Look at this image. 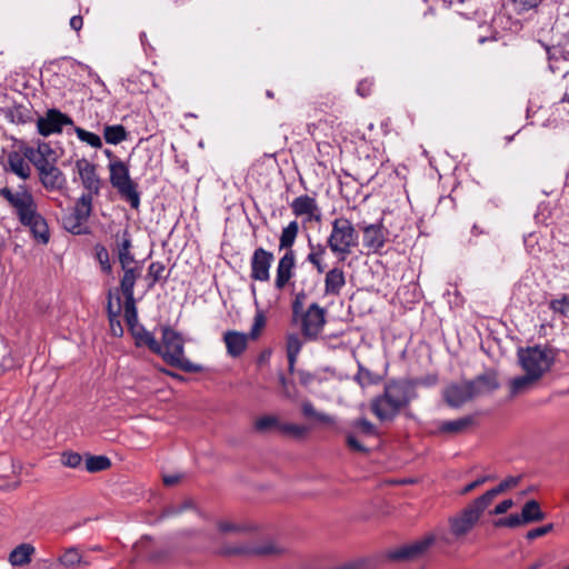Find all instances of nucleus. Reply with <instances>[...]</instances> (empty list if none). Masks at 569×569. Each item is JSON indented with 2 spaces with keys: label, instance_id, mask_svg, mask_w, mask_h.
Listing matches in <instances>:
<instances>
[{
  "label": "nucleus",
  "instance_id": "obj_1",
  "mask_svg": "<svg viewBox=\"0 0 569 569\" xmlns=\"http://www.w3.org/2000/svg\"><path fill=\"white\" fill-rule=\"evenodd\" d=\"M417 398L418 392L407 378L390 379L383 392L371 400L370 409L380 421H392Z\"/></svg>",
  "mask_w": 569,
  "mask_h": 569
},
{
  "label": "nucleus",
  "instance_id": "obj_2",
  "mask_svg": "<svg viewBox=\"0 0 569 569\" xmlns=\"http://www.w3.org/2000/svg\"><path fill=\"white\" fill-rule=\"evenodd\" d=\"M162 353H158L171 367L184 372L198 373L204 370L203 366L193 363L184 357V340L182 336L170 328L162 327Z\"/></svg>",
  "mask_w": 569,
  "mask_h": 569
},
{
  "label": "nucleus",
  "instance_id": "obj_3",
  "mask_svg": "<svg viewBox=\"0 0 569 569\" xmlns=\"http://www.w3.org/2000/svg\"><path fill=\"white\" fill-rule=\"evenodd\" d=\"M286 550V547L277 540L263 539L224 543L218 552L226 557L268 558L281 556Z\"/></svg>",
  "mask_w": 569,
  "mask_h": 569
},
{
  "label": "nucleus",
  "instance_id": "obj_4",
  "mask_svg": "<svg viewBox=\"0 0 569 569\" xmlns=\"http://www.w3.org/2000/svg\"><path fill=\"white\" fill-rule=\"evenodd\" d=\"M331 233L327 239V246L331 252L338 258L339 262H343L358 246V233L352 222L345 218H336L332 223Z\"/></svg>",
  "mask_w": 569,
  "mask_h": 569
},
{
  "label": "nucleus",
  "instance_id": "obj_5",
  "mask_svg": "<svg viewBox=\"0 0 569 569\" xmlns=\"http://www.w3.org/2000/svg\"><path fill=\"white\" fill-rule=\"evenodd\" d=\"M108 169L111 186L118 191L121 199L127 201L132 209L138 210L140 192L137 182L130 177L129 166L121 159L116 158L109 162Z\"/></svg>",
  "mask_w": 569,
  "mask_h": 569
},
{
  "label": "nucleus",
  "instance_id": "obj_6",
  "mask_svg": "<svg viewBox=\"0 0 569 569\" xmlns=\"http://www.w3.org/2000/svg\"><path fill=\"white\" fill-rule=\"evenodd\" d=\"M518 358L522 369L538 380L550 370L555 362L551 349L539 345L518 349Z\"/></svg>",
  "mask_w": 569,
  "mask_h": 569
},
{
  "label": "nucleus",
  "instance_id": "obj_7",
  "mask_svg": "<svg viewBox=\"0 0 569 569\" xmlns=\"http://www.w3.org/2000/svg\"><path fill=\"white\" fill-rule=\"evenodd\" d=\"M0 196L14 209L20 223L30 221V217L37 212L34 198L26 188L13 192L10 188L3 187L0 188Z\"/></svg>",
  "mask_w": 569,
  "mask_h": 569
},
{
  "label": "nucleus",
  "instance_id": "obj_8",
  "mask_svg": "<svg viewBox=\"0 0 569 569\" xmlns=\"http://www.w3.org/2000/svg\"><path fill=\"white\" fill-rule=\"evenodd\" d=\"M436 540L437 537L433 533L427 535L422 539L389 550L387 558L391 561H410L418 559L428 551Z\"/></svg>",
  "mask_w": 569,
  "mask_h": 569
},
{
  "label": "nucleus",
  "instance_id": "obj_9",
  "mask_svg": "<svg viewBox=\"0 0 569 569\" xmlns=\"http://www.w3.org/2000/svg\"><path fill=\"white\" fill-rule=\"evenodd\" d=\"M302 336L308 340H316L326 325V309L319 303H311L300 317Z\"/></svg>",
  "mask_w": 569,
  "mask_h": 569
},
{
  "label": "nucleus",
  "instance_id": "obj_10",
  "mask_svg": "<svg viewBox=\"0 0 569 569\" xmlns=\"http://www.w3.org/2000/svg\"><path fill=\"white\" fill-rule=\"evenodd\" d=\"M274 261L273 252L258 247L250 258V278L253 281L267 282L270 280V269Z\"/></svg>",
  "mask_w": 569,
  "mask_h": 569
},
{
  "label": "nucleus",
  "instance_id": "obj_11",
  "mask_svg": "<svg viewBox=\"0 0 569 569\" xmlns=\"http://www.w3.org/2000/svg\"><path fill=\"white\" fill-rule=\"evenodd\" d=\"M36 169L38 170L39 181L47 191L62 192L67 189V177L56 163L42 161Z\"/></svg>",
  "mask_w": 569,
  "mask_h": 569
},
{
  "label": "nucleus",
  "instance_id": "obj_12",
  "mask_svg": "<svg viewBox=\"0 0 569 569\" xmlns=\"http://www.w3.org/2000/svg\"><path fill=\"white\" fill-rule=\"evenodd\" d=\"M76 169L86 190L82 194H89L92 199L98 197L102 187V180L97 173L96 164L87 159H80L76 161Z\"/></svg>",
  "mask_w": 569,
  "mask_h": 569
},
{
  "label": "nucleus",
  "instance_id": "obj_13",
  "mask_svg": "<svg viewBox=\"0 0 569 569\" xmlns=\"http://www.w3.org/2000/svg\"><path fill=\"white\" fill-rule=\"evenodd\" d=\"M71 124H73V120L56 108L48 109L46 114L37 120L38 132L43 137L60 133L63 126Z\"/></svg>",
  "mask_w": 569,
  "mask_h": 569
},
{
  "label": "nucleus",
  "instance_id": "obj_14",
  "mask_svg": "<svg viewBox=\"0 0 569 569\" xmlns=\"http://www.w3.org/2000/svg\"><path fill=\"white\" fill-rule=\"evenodd\" d=\"M296 252L295 250H290L289 252H284L278 260L276 268V278L273 282L274 289L281 291L283 290L296 276Z\"/></svg>",
  "mask_w": 569,
  "mask_h": 569
},
{
  "label": "nucleus",
  "instance_id": "obj_15",
  "mask_svg": "<svg viewBox=\"0 0 569 569\" xmlns=\"http://www.w3.org/2000/svg\"><path fill=\"white\" fill-rule=\"evenodd\" d=\"M472 398L482 397L496 391L500 383L496 371L487 370L471 380H467Z\"/></svg>",
  "mask_w": 569,
  "mask_h": 569
},
{
  "label": "nucleus",
  "instance_id": "obj_16",
  "mask_svg": "<svg viewBox=\"0 0 569 569\" xmlns=\"http://www.w3.org/2000/svg\"><path fill=\"white\" fill-rule=\"evenodd\" d=\"M480 518L468 506L457 516L449 519L450 533L456 539L468 535Z\"/></svg>",
  "mask_w": 569,
  "mask_h": 569
},
{
  "label": "nucleus",
  "instance_id": "obj_17",
  "mask_svg": "<svg viewBox=\"0 0 569 569\" xmlns=\"http://www.w3.org/2000/svg\"><path fill=\"white\" fill-rule=\"evenodd\" d=\"M363 247L375 253L379 252L386 243V231L381 222L363 224Z\"/></svg>",
  "mask_w": 569,
  "mask_h": 569
},
{
  "label": "nucleus",
  "instance_id": "obj_18",
  "mask_svg": "<svg viewBox=\"0 0 569 569\" xmlns=\"http://www.w3.org/2000/svg\"><path fill=\"white\" fill-rule=\"evenodd\" d=\"M443 399L451 408H460L472 400L470 388L467 381L462 383H451L443 390Z\"/></svg>",
  "mask_w": 569,
  "mask_h": 569
},
{
  "label": "nucleus",
  "instance_id": "obj_19",
  "mask_svg": "<svg viewBox=\"0 0 569 569\" xmlns=\"http://www.w3.org/2000/svg\"><path fill=\"white\" fill-rule=\"evenodd\" d=\"M248 335L244 332L228 330L223 333V342L229 356L240 357L248 347Z\"/></svg>",
  "mask_w": 569,
  "mask_h": 569
},
{
  "label": "nucleus",
  "instance_id": "obj_20",
  "mask_svg": "<svg viewBox=\"0 0 569 569\" xmlns=\"http://www.w3.org/2000/svg\"><path fill=\"white\" fill-rule=\"evenodd\" d=\"M346 286L345 271L340 267H333L325 277V295L339 296Z\"/></svg>",
  "mask_w": 569,
  "mask_h": 569
},
{
  "label": "nucleus",
  "instance_id": "obj_21",
  "mask_svg": "<svg viewBox=\"0 0 569 569\" xmlns=\"http://www.w3.org/2000/svg\"><path fill=\"white\" fill-rule=\"evenodd\" d=\"M4 170L14 173L22 180H27L31 173L30 166L19 151H10L8 153Z\"/></svg>",
  "mask_w": 569,
  "mask_h": 569
},
{
  "label": "nucleus",
  "instance_id": "obj_22",
  "mask_svg": "<svg viewBox=\"0 0 569 569\" xmlns=\"http://www.w3.org/2000/svg\"><path fill=\"white\" fill-rule=\"evenodd\" d=\"M22 226L29 227L33 238L42 244H47L50 239L49 227L46 219L37 211L30 217V221H24Z\"/></svg>",
  "mask_w": 569,
  "mask_h": 569
},
{
  "label": "nucleus",
  "instance_id": "obj_23",
  "mask_svg": "<svg viewBox=\"0 0 569 569\" xmlns=\"http://www.w3.org/2000/svg\"><path fill=\"white\" fill-rule=\"evenodd\" d=\"M134 338L137 347H148L153 353H162V346L157 341L153 333L148 331L143 326H137L130 330Z\"/></svg>",
  "mask_w": 569,
  "mask_h": 569
},
{
  "label": "nucleus",
  "instance_id": "obj_24",
  "mask_svg": "<svg viewBox=\"0 0 569 569\" xmlns=\"http://www.w3.org/2000/svg\"><path fill=\"white\" fill-rule=\"evenodd\" d=\"M123 274L120 279V291L123 296H134V286L141 277V266H132L121 269Z\"/></svg>",
  "mask_w": 569,
  "mask_h": 569
},
{
  "label": "nucleus",
  "instance_id": "obj_25",
  "mask_svg": "<svg viewBox=\"0 0 569 569\" xmlns=\"http://www.w3.org/2000/svg\"><path fill=\"white\" fill-rule=\"evenodd\" d=\"M6 118L17 124H26L33 121L32 109L26 104L14 103L4 110Z\"/></svg>",
  "mask_w": 569,
  "mask_h": 569
},
{
  "label": "nucleus",
  "instance_id": "obj_26",
  "mask_svg": "<svg viewBox=\"0 0 569 569\" xmlns=\"http://www.w3.org/2000/svg\"><path fill=\"white\" fill-rule=\"evenodd\" d=\"M327 247L320 242L313 243L312 240L308 239L309 253L306 257V261L311 263L319 273L325 272L323 257L327 252Z\"/></svg>",
  "mask_w": 569,
  "mask_h": 569
},
{
  "label": "nucleus",
  "instance_id": "obj_27",
  "mask_svg": "<svg viewBox=\"0 0 569 569\" xmlns=\"http://www.w3.org/2000/svg\"><path fill=\"white\" fill-rule=\"evenodd\" d=\"M299 233V223L298 221L293 220L288 223L287 227H284L281 231L280 238H279V250H284V252H289L290 250H293L292 247L296 242V239Z\"/></svg>",
  "mask_w": 569,
  "mask_h": 569
},
{
  "label": "nucleus",
  "instance_id": "obj_28",
  "mask_svg": "<svg viewBox=\"0 0 569 569\" xmlns=\"http://www.w3.org/2000/svg\"><path fill=\"white\" fill-rule=\"evenodd\" d=\"M472 425L473 417L466 416L456 420L442 421L439 426V431L441 433L457 435L463 432Z\"/></svg>",
  "mask_w": 569,
  "mask_h": 569
},
{
  "label": "nucleus",
  "instance_id": "obj_29",
  "mask_svg": "<svg viewBox=\"0 0 569 569\" xmlns=\"http://www.w3.org/2000/svg\"><path fill=\"white\" fill-rule=\"evenodd\" d=\"M317 201L315 198L302 194L293 199L290 208L296 217H306L316 209Z\"/></svg>",
  "mask_w": 569,
  "mask_h": 569
},
{
  "label": "nucleus",
  "instance_id": "obj_30",
  "mask_svg": "<svg viewBox=\"0 0 569 569\" xmlns=\"http://www.w3.org/2000/svg\"><path fill=\"white\" fill-rule=\"evenodd\" d=\"M33 553V546L30 543H21L10 552L9 561L12 566H24L31 561V556Z\"/></svg>",
  "mask_w": 569,
  "mask_h": 569
},
{
  "label": "nucleus",
  "instance_id": "obj_31",
  "mask_svg": "<svg viewBox=\"0 0 569 569\" xmlns=\"http://www.w3.org/2000/svg\"><path fill=\"white\" fill-rule=\"evenodd\" d=\"M545 518L546 515L541 511L540 505L537 500H529L522 507L521 520L526 521V523L541 521Z\"/></svg>",
  "mask_w": 569,
  "mask_h": 569
},
{
  "label": "nucleus",
  "instance_id": "obj_32",
  "mask_svg": "<svg viewBox=\"0 0 569 569\" xmlns=\"http://www.w3.org/2000/svg\"><path fill=\"white\" fill-rule=\"evenodd\" d=\"M92 202L93 199L89 194H81L76 201L71 213L76 214V219L88 221L92 213Z\"/></svg>",
  "mask_w": 569,
  "mask_h": 569
},
{
  "label": "nucleus",
  "instance_id": "obj_33",
  "mask_svg": "<svg viewBox=\"0 0 569 569\" xmlns=\"http://www.w3.org/2000/svg\"><path fill=\"white\" fill-rule=\"evenodd\" d=\"M103 137L107 143L118 144L128 138V131L122 124L106 126Z\"/></svg>",
  "mask_w": 569,
  "mask_h": 569
},
{
  "label": "nucleus",
  "instance_id": "obj_34",
  "mask_svg": "<svg viewBox=\"0 0 569 569\" xmlns=\"http://www.w3.org/2000/svg\"><path fill=\"white\" fill-rule=\"evenodd\" d=\"M124 297V320L129 330H132L138 323V310L136 306L134 296H123Z\"/></svg>",
  "mask_w": 569,
  "mask_h": 569
},
{
  "label": "nucleus",
  "instance_id": "obj_35",
  "mask_svg": "<svg viewBox=\"0 0 569 569\" xmlns=\"http://www.w3.org/2000/svg\"><path fill=\"white\" fill-rule=\"evenodd\" d=\"M497 496L498 495L493 491V489H490L475 499L471 503L468 505V507L472 509L473 512H476V515L480 518L483 511L492 503Z\"/></svg>",
  "mask_w": 569,
  "mask_h": 569
},
{
  "label": "nucleus",
  "instance_id": "obj_36",
  "mask_svg": "<svg viewBox=\"0 0 569 569\" xmlns=\"http://www.w3.org/2000/svg\"><path fill=\"white\" fill-rule=\"evenodd\" d=\"M166 271L167 268L163 262L153 261L148 267L147 278H152L153 282H160L164 284L169 278V272Z\"/></svg>",
  "mask_w": 569,
  "mask_h": 569
},
{
  "label": "nucleus",
  "instance_id": "obj_37",
  "mask_svg": "<svg viewBox=\"0 0 569 569\" xmlns=\"http://www.w3.org/2000/svg\"><path fill=\"white\" fill-rule=\"evenodd\" d=\"M111 466V461L106 456H88L86 459V470L94 473L107 470Z\"/></svg>",
  "mask_w": 569,
  "mask_h": 569
},
{
  "label": "nucleus",
  "instance_id": "obj_38",
  "mask_svg": "<svg viewBox=\"0 0 569 569\" xmlns=\"http://www.w3.org/2000/svg\"><path fill=\"white\" fill-rule=\"evenodd\" d=\"M538 379L535 376H531L530 373L526 372L525 376H519L513 378L510 381V395L513 397L525 389H527L530 385L536 382Z\"/></svg>",
  "mask_w": 569,
  "mask_h": 569
},
{
  "label": "nucleus",
  "instance_id": "obj_39",
  "mask_svg": "<svg viewBox=\"0 0 569 569\" xmlns=\"http://www.w3.org/2000/svg\"><path fill=\"white\" fill-rule=\"evenodd\" d=\"M86 220L76 219V214L69 213L63 218L64 228L71 232L72 234H83L87 233Z\"/></svg>",
  "mask_w": 569,
  "mask_h": 569
},
{
  "label": "nucleus",
  "instance_id": "obj_40",
  "mask_svg": "<svg viewBox=\"0 0 569 569\" xmlns=\"http://www.w3.org/2000/svg\"><path fill=\"white\" fill-rule=\"evenodd\" d=\"M355 380L359 383L361 388H365L367 386L378 383L380 378L359 363L358 372L355 376Z\"/></svg>",
  "mask_w": 569,
  "mask_h": 569
},
{
  "label": "nucleus",
  "instance_id": "obj_41",
  "mask_svg": "<svg viewBox=\"0 0 569 569\" xmlns=\"http://www.w3.org/2000/svg\"><path fill=\"white\" fill-rule=\"evenodd\" d=\"M38 153L39 159H37L36 168H38V164L42 161H47L49 163H56L57 162V153L48 142H39L38 143Z\"/></svg>",
  "mask_w": 569,
  "mask_h": 569
},
{
  "label": "nucleus",
  "instance_id": "obj_42",
  "mask_svg": "<svg viewBox=\"0 0 569 569\" xmlns=\"http://www.w3.org/2000/svg\"><path fill=\"white\" fill-rule=\"evenodd\" d=\"M94 252L101 270L108 274L111 273L112 266L110 263V257L107 248L103 244L98 243L94 246Z\"/></svg>",
  "mask_w": 569,
  "mask_h": 569
},
{
  "label": "nucleus",
  "instance_id": "obj_43",
  "mask_svg": "<svg viewBox=\"0 0 569 569\" xmlns=\"http://www.w3.org/2000/svg\"><path fill=\"white\" fill-rule=\"evenodd\" d=\"M117 254L132 252V239L128 229L116 234Z\"/></svg>",
  "mask_w": 569,
  "mask_h": 569
},
{
  "label": "nucleus",
  "instance_id": "obj_44",
  "mask_svg": "<svg viewBox=\"0 0 569 569\" xmlns=\"http://www.w3.org/2000/svg\"><path fill=\"white\" fill-rule=\"evenodd\" d=\"M301 411L306 418H313V419H317L318 421L325 422V423L331 422V417L326 413L318 412L315 409L312 402L309 400H306L302 402Z\"/></svg>",
  "mask_w": 569,
  "mask_h": 569
},
{
  "label": "nucleus",
  "instance_id": "obj_45",
  "mask_svg": "<svg viewBox=\"0 0 569 569\" xmlns=\"http://www.w3.org/2000/svg\"><path fill=\"white\" fill-rule=\"evenodd\" d=\"M266 323H267V318H266L263 311L258 310L254 315L251 329H250L249 333H247L248 338L251 340H257L260 337L262 329L266 327Z\"/></svg>",
  "mask_w": 569,
  "mask_h": 569
},
{
  "label": "nucleus",
  "instance_id": "obj_46",
  "mask_svg": "<svg viewBox=\"0 0 569 569\" xmlns=\"http://www.w3.org/2000/svg\"><path fill=\"white\" fill-rule=\"evenodd\" d=\"M279 431L282 435L291 436L293 438H302L307 432V427L297 423H280Z\"/></svg>",
  "mask_w": 569,
  "mask_h": 569
},
{
  "label": "nucleus",
  "instance_id": "obj_47",
  "mask_svg": "<svg viewBox=\"0 0 569 569\" xmlns=\"http://www.w3.org/2000/svg\"><path fill=\"white\" fill-rule=\"evenodd\" d=\"M74 130H76L77 137L82 142H86L93 148H100L102 146L101 138L98 134L87 131L79 127H77Z\"/></svg>",
  "mask_w": 569,
  "mask_h": 569
},
{
  "label": "nucleus",
  "instance_id": "obj_48",
  "mask_svg": "<svg viewBox=\"0 0 569 569\" xmlns=\"http://www.w3.org/2000/svg\"><path fill=\"white\" fill-rule=\"evenodd\" d=\"M407 380L413 385V390H417L418 387L431 388L436 386L439 381V377L437 373H428L423 377L407 378Z\"/></svg>",
  "mask_w": 569,
  "mask_h": 569
},
{
  "label": "nucleus",
  "instance_id": "obj_49",
  "mask_svg": "<svg viewBox=\"0 0 569 569\" xmlns=\"http://www.w3.org/2000/svg\"><path fill=\"white\" fill-rule=\"evenodd\" d=\"M280 386L282 388V393L286 398L290 400L298 399V390L292 381H289L282 372L278 375Z\"/></svg>",
  "mask_w": 569,
  "mask_h": 569
},
{
  "label": "nucleus",
  "instance_id": "obj_50",
  "mask_svg": "<svg viewBox=\"0 0 569 569\" xmlns=\"http://www.w3.org/2000/svg\"><path fill=\"white\" fill-rule=\"evenodd\" d=\"M59 561L66 567H72L81 562V555L77 548L71 547L64 551Z\"/></svg>",
  "mask_w": 569,
  "mask_h": 569
},
{
  "label": "nucleus",
  "instance_id": "obj_51",
  "mask_svg": "<svg viewBox=\"0 0 569 569\" xmlns=\"http://www.w3.org/2000/svg\"><path fill=\"white\" fill-rule=\"evenodd\" d=\"M302 348V341L296 333H291L287 337L286 350L287 356H297L300 353Z\"/></svg>",
  "mask_w": 569,
  "mask_h": 569
},
{
  "label": "nucleus",
  "instance_id": "obj_52",
  "mask_svg": "<svg viewBox=\"0 0 569 569\" xmlns=\"http://www.w3.org/2000/svg\"><path fill=\"white\" fill-rule=\"evenodd\" d=\"M279 420L274 416H263L256 420L254 428L257 431L263 432L267 431L271 427H277L279 429Z\"/></svg>",
  "mask_w": 569,
  "mask_h": 569
},
{
  "label": "nucleus",
  "instance_id": "obj_53",
  "mask_svg": "<svg viewBox=\"0 0 569 569\" xmlns=\"http://www.w3.org/2000/svg\"><path fill=\"white\" fill-rule=\"evenodd\" d=\"M61 462L69 468H78L82 463V457L78 452L67 451L61 455Z\"/></svg>",
  "mask_w": 569,
  "mask_h": 569
},
{
  "label": "nucleus",
  "instance_id": "obj_54",
  "mask_svg": "<svg viewBox=\"0 0 569 569\" xmlns=\"http://www.w3.org/2000/svg\"><path fill=\"white\" fill-rule=\"evenodd\" d=\"M352 427L366 436H375L377 433L375 425L365 418L355 420Z\"/></svg>",
  "mask_w": 569,
  "mask_h": 569
},
{
  "label": "nucleus",
  "instance_id": "obj_55",
  "mask_svg": "<svg viewBox=\"0 0 569 569\" xmlns=\"http://www.w3.org/2000/svg\"><path fill=\"white\" fill-rule=\"evenodd\" d=\"M191 508H193V502L190 499H188V500H184L180 505H173V506L167 507L163 510V517H171V516L180 515L184 510L191 509Z\"/></svg>",
  "mask_w": 569,
  "mask_h": 569
},
{
  "label": "nucleus",
  "instance_id": "obj_56",
  "mask_svg": "<svg viewBox=\"0 0 569 569\" xmlns=\"http://www.w3.org/2000/svg\"><path fill=\"white\" fill-rule=\"evenodd\" d=\"M526 521L521 520V515H510L506 518H501L495 522L496 527H509L516 528L521 525H525Z\"/></svg>",
  "mask_w": 569,
  "mask_h": 569
},
{
  "label": "nucleus",
  "instance_id": "obj_57",
  "mask_svg": "<svg viewBox=\"0 0 569 569\" xmlns=\"http://www.w3.org/2000/svg\"><path fill=\"white\" fill-rule=\"evenodd\" d=\"M550 308L555 312L566 315L569 312V296L563 295L560 299H553L550 301Z\"/></svg>",
  "mask_w": 569,
  "mask_h": 569
},
{
  "label": "nucleus",
  "instance_id": "obj_58",
  "mask_svg": "<svg viewBox=\"0 0 569 569\" xmlns=\"http://www.w3.org/2000/svg\"><path fill=\"white\" fill-rule=\"evenodd\" d=\"M375 81L371 78H365L358 82L357 93L362 97H369L372 92Z\"/></svg>",
  "mask_w": 569,
  "mask_h": 569
},
{
  "label": "nucleus",
  "instance_id": "obj_59",
  "mask_svg": "<svg viewBox=\"0 0 569 569\" xmlns=\"http://www.w3.org/2000/svg\"><path fill=\"white\" fill-rule=\"evenodd\" d=\"M520 478L521 477H508L506 478L505 480H502L497 487L492 488L493 491L497 493V495H500L502 493L503 491L510 489V488H513L516 487L519 481H520Z\"/></svg>",
  "mask_w": 569,
  "mask_h": 569
},
{
  "label": "nucleus",
  "instance_id": "obj_60",
  "mask_svg": "<svg viewBox=\"0 0 569 569\" xmlns=\"http://www.w3.org/2000/svg\"><path fill=\"white\" fill-rule=\"evenodd\" d=\"M552 529H553V525L548 523V525L529 530L526 535V538L528 540H535L539 537H542V536L549 533Z\"/></svg>",
  "mask_w": 569,
  "mask_h": 569
},
{
  "label": "nucleus",
  "instance_id": "obj_61",
  "mask_svg": "<svg viewBox=\"0 0 569 569\" xmlns=\"http://www.w3.org/2000/svg\"><path fill=\"white\" fill-rule=\"evenodd\" d=\"M541 1L542 0H512V3L518 12H523L538 7Z\"/></svg>",
  "mask_w": 569,
  "mask_h": 569
},
{
  "label": "nucleus",
  "instance_id": "obj_62",
  "mask_svg": "<svg viewBox=\"0 0 569 569\" xmlns=\"http://www.w3.org/2000/svg\"><path fill=\"white\" fill-rule=\"evenodd\" d=\"M218 529L221 532H239L248 530V528L244 526L236 525L227 520H220L218 522Z\"/></svg>",
  "mask_w": 569,
  "mask_h": 569
},
{
  "label": "nucleus",
  "instance_id": "obj_63",
  "mask_svg": "<svg viewBox=\"0 0 569 569\" xmlns=\"http://www.w3.org/2000/svg\"><path fill=\"white\" fill-rule=\"evenodd\" d=\"M118 261L121 269L132 266H140V262L134 259V254L132 252L118 254Z\"/></svg>",
  "mask_w": 569,
  "mask_h": 569
},
{
  "label": "nucleus",
  "instance_id": "obj_64",
  "mask_svg": "<svg viewBox=\"0 0 569 569\" xmlns=\"http://www.w3.org/2000/svg\"><path fill=\"white\" fill-rule=\"evenodd\" d=\"M346 441L351 450L357 452H368V449L363 445H361L352 433H349L347 436Z\"/></svg>",
  "mask_w": 569,
  "mask_h": 569
}]
</instances>
